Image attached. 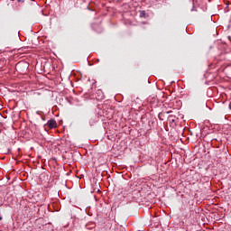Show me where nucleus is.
Segmentation results:
<instances>
[{"label":"nucleus","instance_id":"1","mask_svg":"<svg viewBox=\"0 0 231 231\" xmlns=\"http://www.w3.org/2000/svg\"><path fill=\"white\" fill-rule=\"evenodd\" d=\"M15 69L18 73H26L28 71V63L26 61H20L15 65Z\"/></svg>","mask_w":231,"mask_h":231},{"label":"nucleus","instance_id":"2","mask_svg":"<svg viewBox=\"0 0 231 231\" xmlns=\"http://www.w3.org/2000/svg\"><path fill=\"white\" fill-rule=\"evenodd\" d=\"M48 127L49 129H53V127H57V121L56 120H53V119H51L48 121Z\"/></svg>","mask_w":231,"mask_h":231},{"label":"nucleus","instance_id":"3","mask_svg":"<svg viewBox=\"0 0 231 231\" xmlns=\"http://www.w3.org/2000/svg\"><path fill=\"white\" fill-rule=\"evenodd\" d=\"M165 115H166L165 112L159 113L158 115L159 119L163 120V118H165Z\"/></svg>","mask_w":231,"mask_h":231},{"label":"nucleus","instance_id":"4","mask_svg":"<svg viewBox=\"0 0 231 231\" xmlns=\"http://www.w3.org/2000/svg\"><path fill=\"white\" fill-rule=\"evenodd\" d=\"M140 17H145V11L140 12Z\"/></svg>","mask_w":231,"mask_h":231},{"label":"nucleus","instance_id":"5","mask_svg":"<svg viewBox=\"0 0 231 231\" xmlns=\"http://www.w3.org/2000/svg\"><path fill=\"white\" fill-rule=\"evenodd\" d=\"M3 220V217L0 216V221Z\"/></svg>","mask_w":231,"mask_h":231},{"label":"nucleus","instance_id":"6","mask_svg":"<svg viewBox=\"0 0 231 231\" xmlns=\"http://www.w3.org/2000/svg\"><path fill=\"white\" fill-rule=\"evenodd\" d=\"M42 120H46L44 117H42Z\"/></svg>","mask_w":231,"mask_h":231}]
</instances>
